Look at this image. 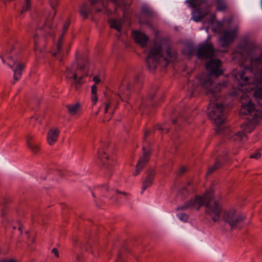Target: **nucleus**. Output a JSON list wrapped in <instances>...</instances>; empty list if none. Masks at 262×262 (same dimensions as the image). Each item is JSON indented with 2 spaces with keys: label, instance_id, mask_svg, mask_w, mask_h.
<instances>
[{
  "label": "nucleus",
  "instance_id": "f257e3e1",
  "mask_svg": "<svg viewBox=\"0 0 262 262\" xmlns=\"http://www.w3.org/2000/svg\"><path fill=\"white\" fill-rule=\"evenodd\" d=\"M177 58L176 50L162 40L155 41L148 53L146 62L148 69L154 72L158 67L165 68Z\"/></svg>",
  "mask_w": 262,
  "mask_h": 262
},
{
  "label": "nucleus",
  "instance_id": "f03ea898",
  "mask_svg": "<svg viewBox=\"0 0 262 262\" xmlns=\"http://www.w3.org/2000/svg\"><path fill=\"white\" fill-rule=\"evenodd\" d=\"M213 190H206L202 195H196L189 201L177 208V211L186 210L189 208L199 210L202 206L206 207V213L209 214L214 222L219 220L222 209L218 203L213 200Z\"/></svg>",
  "mask_w": 262,
  "mask_h": 262
},
{
  "label": "nucleus",
  "instance_id": "7ed1b4c3",
  "mask_svg": "<svg viewBox=\"0 0 262 262\" xmlns=\"http://www.w3.org/2000/svg\"><path fill=\"white\" fill-rule=\"evenodd\" d=\"M221 61L219 59L210 60L206 63V68L209 71V74L202 77L198 80L202 87L208 89L206 93L211 98V101H215L217 100L219 95L218 92H220L221 89L227 86V82L219 83L214 88H211L213 86L212 76L217 77L223 74V71L220 69L221 66Z\"/></svg>",
  "mask_w": 262,
  "mask_h": 262
},
{
  "label": "nucleus",
  "instance_id": "20e7f679",
  "mask_svg": "<svg viewBox=\"0 0 262 262\" xmlns=\"http://www.w3.org/2000/svg\"><path fill=\"white\" fill-rule=\"evenodd\" d=\"M225 107L222 104L215 102H211L208 108V116L211 118L216 125L217 133H221L224 127L223 125L226 121Z\"/></svg>",
  "mask_w": 262,
  "mask_h": 262
},
{
  "label": "nucleus",
  "instance_id": "39448f33",
  "mask_svg": "<svg viewBox=\"0 0 262 262\" xmlns=\"http://www.w3.org/2000/svg\"><path fill=\"white\" fill-rule=\"evenodd\" d=\"M187 2L195 8L192 13V18L195 21H201L209 13L206 0H187Z\"/></svg>",
  "mask_w": 262,
  "mask_h": 262
},
{
  "label": "nucleus",
  "instance_id": "423d86ee",
  "mask_svg": "<svg viewBox=\"0 0 262 262\" xmlns=\"http://www.w3.org/2000/svg\"><path fill=\"white\" fill-rule=\"evenodd\" d=\"M245 219V216L235 209H231L224 215L225 222L228 224L231 229L239 227V225Z\"/></svg>",
  "mask_w": 262,
  "mask_h": 262
},
{
  "label": "nucleus",
  "instance_id": "0eeeda50",
  "mask_svg": "<svg viewBox=\"0 0 262 262\" xmlns=\"http://www.w3.org/2000/svg\"><path fill=\"white\" fill-rule=\"evenodd\" d=\"M196 55L199 59H211L214 55L213 46L211 43L207 42L200 44Z\"/></svg>",
  "mask_w": 262,
  "mask_h": 262
},
{
  "label": "nucleus",
  "instance_id": "6e6552de",
  "mask_svg": "<svg viewBox=\"0 0 262 262\" xmlns=\"http://www.w3.org/2000/svg\"><path fill=\"white\" fill-rule=\"evenodd\" d=\"M237 29L232 30H225L221 35L220 41L222 47H227L234 40L236 36Z\"/></svg>",
  "mask_w": 262,
  "mask_h": 262
},
{
  "label": "nucleus",
  "instance_id": "1a4fd4ad",
  "mask_svg": "<svg viewBox=\"0 0 262 262\" xmlns=\"http://www.w3.org/2000/svg\"><path fill=\"white\" fill-rule=\"evenodd\" d=\"M102 146L98 149V158L101 160L103 165L108 168L111 165L109 163L105 161V160H108L109 156L105 152L106 148L108 147L110 143L108 142H101Z\"/></svg>",
  "mask_w": 262,
  "mask_h": 262
},
{
  "label": "nucleus",
  "instance_id": "9d476101",
  "mask_svg": "<svg viewBox=\"0 0 262 262\" xmlns=\"http://www.w3.org/2000/svg\"><path fill=\"white\" fill-rule=\"evenodd\" d=\"M249 124L248 123H245L242 125L243 131L239 132L232 136V139L235 141L244 142L247 139V136L245 133H250L253 128H249Z\"/></svg>",
  "mask_w": 262,
  "mask_h": 262
},
{
  "label": "nucleus",
  "instance_id": "9b49d317",
  "mask_svg": "<svg viewBox=\"0 0 262 262\" xmlns=\"http://www.w3.org/2000/svg\"><path fill=\"white\" fill-rule=\"evenodd\" d=\"M9 67L13 70V78L15 81L19 79L22 75V72L25 69V64L21 62L15 61L12 66Z\"/></svg>",
  "mask_w": 262,
  "mask_h": 262
},
{
  "label": "nucleus",
  "instance_id": "f8f14e48",
  "mask_svg": "<svg viewBox=\"0 0 262 262\" xmlns=\"http://www.w3.org/2000/svg\"><path fill=\"white\" fill-rule=\"evenodd\" d=\"M59 134L60 130L57 127H51L47 133V141L48 144L50 145L54 144L57 141Z\"/></svg>",
  "mask_w": 262,
  "mask_h": 262
},
{
  "label": "nucleus",
  "instance_id": "ddd939ff",
  "mask_svg": "<svg viewBox=\"0 0 262 262\" xmlns=\"http://www.w3.org/2000/svg\"><path fill=\"white\" fill-rule=\"evenodd\" d=\"M146 177L143 182V191L145 190L148 187L152 185L156 174V171L154 168H149L146 170Z\"/></svg>",
  "mask_w": 262,
  "mask_h": 262
},
{
  "label": "nucleus",
  "instance_id": "4468645a",
  "mask_svg": "<svg viewBox=\"0 0 262 262\" xmlns=\"http://www.w3.org/2000/svg\"><path fill=\"white\" fill-rule=\"evenodd\" d=\"M133 36L136 42L142 47L147 45L148 38L144 33L135 31L133 32Z\"/></svg>",
  "mask_w": 262,
  "mask_h": 262
},
{
  "label": "nucleus",
  "instance_id": "2eb2a0df",
  "mask_svg": "<svg viewBox=\"0 0 262 262\" xmlns=\"http://www.w3.org/2000/svg\"><path fill=\"white\" fill-rule=\"evenodd\" d=\"M86 63V59L84 57H80L77 58V68L75 72L73 73V77H69V78H76L78 77V71H84L85 70V65Z\"/></svg>",
  "mask_w": 262,
  "mask_h": 262
},
{
  "label": "nucleus",
  "instance_id": "dca6fc26",
  "mask_svg": "<svg viewBox=\"0 0 262 262\" xmlns=\"http://www.w3.org/2000/svg\"><path fill=\"white\" fill-rule=\"evenodd\" d=\"M143 150V156L140 158L137 165H139V166H142V167L144 168L145 165L149 161V157L150 156V152L146 151L145 150V148L143 147L142 148Z\"/></svg>",
  "mask_w": 262,
  "mask_h": 262
},
{
  "label": "nucleus",
  "instance_id": "f3484780",
  "mask_svg": "<svg viewBox=\"0 0 262 262\" xmlns=\"http://www.w3.org/2000/svg\"><path fill=\"white\" fill-rule=\"evenodd\" d=\"M124 23V21L122 19L119 20L111 19L109 20V24L111 28L116 29L119 32H121L122 30V27Z\"/></svg>",
  "mask_w": 262,
  "mask_h": 262
},
{
  "label": "nucleus",
  "instance_id": "a211bd4d",
  "mask_svg": "<svg viewBox=\"0 0 262 262\" xmlns=\"http://www.w3.org/2000/svg\"><path fill=\"white\" fill-rule=\"evenodd\" d=\"M254 111V105L251 102V101H249L247 104H243L242 105V107L240 113L242 114H244L246 115H248L249 114H251Z\"/></svg>",
  "mask_w": 262,
  "mask_h": 262
},
{
  "label": "nucleus",
  "instance_id": "6ab92c4d",
  "mask_svg": "<svg viewBox=\"0 0 262 262\" xmlns=\"http://www.w3.org/2000/svg\"><path fill=\"white\" fill-rule=\"evenodd\" d=\"M196 53V51H195V48L192 44L186 45L183 50V53L189 57L195 54Z\"/></svg>",
  "mask_w": 262,
  "mask_h": 262
},
{
  "label": "nucleus",
  "instance_id": "aec40b11",
  "mask_svg": "<svg viewBox=\"0 0 262 262\" xmlns=\"http://www.w3.org/2000/svg\"><path fill=\"white\" fill-rule=\"evenodd\" d=\"M68 113L72 116L76 115L80 108V104L77 102L74 104H68L66 105Z\"/></svg>",
  "mask_w": 262,
  "mask_h": 262
},
{
  "label": "nucleus",
  "instance_id": "412c9836",
  "mask_svg": "<svg viewBox=\"0 0 262 262\" xmlns=\"http://www.w3.org/2000/svg\"><path fill=\"white\" fill-rule=\"evenodd\" d=\"M28 148L33 152L34 154L37 155L39 154L40 151V146L39 144L35 142L29 144L27 145Z\"/></svg>",
  "mask_w": 262,
  "mask_h": 262
},
{
  "label": "nucleus",
  "instance_id": "4be33fe9",
  "mask_svg": "<svg viewBox=\"0 0 262 262\" xmlns=\"http://www.w3.org/2000/svg\"><path fill=\"white\" fill-rule=\"evenodd\" d=\"M79 12L84 18H87L88 17V13H91V10L88 8L87 4L84 3L81 6L79 10Z\"/></svg>",
  "mask_w": 262,
  "mask_h": 262
},
{
  "label": "nucleus",
  "instance_id": "5701e85b",
  "mask_svg": "<svg viewBox=\"0 0 262 262\" xmlns=\"http://www.w3.org/2000/svg\"><path fill=\"white\" fill-rule=\"evenodd\" d=\"M142 13L147 17H152L155 16L154 12L146 6L142 7Z\"/></svg>",
  "mask_w": 262,
  "mask_h": 262
},
{
  "label": "nucleus",
  "instance_id": "b1692460",
  "mask_svg": "<svg viewBox=\"0 0 262 262\" xmlns=\"http://www.w3.org/2000/svg\"><path fill=\"white\" fill-rule=\"evenodd\" d=\"M216 8L219 11H224L227 8V5L225 0H215Z\"/></svg>",
  "mask_w": 262,
  "mask_h": 262
},
{
  "label": "nucleus",
  "instance_id": "393cba45",
  "mask_svg": "<svg viewBox=\"0 0 262 262\" xmlns=\"http://www.w3.org/2000/svg\"><path fill=\"white\" fill-rule=\"evenodd\" d=\"M221 166V163L219 161H216L213 165L209 167L206 175L209 176L212 173L214 172L217 168H219Z\"/></svg>",
  "mask_w": 262,
  "mask_h": 262
},
{
  "label": "nucleus",
  "instance_id": "a878e982",
  "mask_svg": "<svg viewBox=\"0 0 262 262\" xmlns=\"http://www.w3.org/2000/svg\"><path fill=\"white\" fill-rule=\"evenodd\" d=\"M185 187H186L187 192H190L191 193H192L195 191V185L191 181L188 182L187 185Z\"/></svg>",
  "mask_w": 262,
  "mask_h": 262
},
{
  "label": "nucleus",
  "instance_id": "bb28decb",
  "mask_svg": "<svg viewBox=\"0 0 262 262\" xmlns=\"http://www.w3.org/2000/svg\"><path fill=\"white\" fill-rule=\"evenodd\" d=\"M84 75H80L79 77H77L76 78H73L75 80L74 82L72 84L73 86H75L76 90H78L79 88V85L81 84V80L83 78Z\"/></svg>",
  "mask_w": 262,
  "mask_h": 262
},
{
  "label": "nucleus",
  "instance_id": "cd10ccee",
  "mask_svg": "<svg viewBox=\"0 0 262 262\" xmlns=\"http://www.w3.org/2000/svg\"><path fill=\"white\" fill-rule=\"evenodd\" d=\"M254 96L257 99L262 98V88H256L254 91Z\"/></svg>",
  "mask_w": 262,
  "mask_h": 262
},
{
  "label": "nucleus",
  "instance_id": "c85d7f7f",
  "mask_svg": "<svg viewBox=\"0 0 262 262\" xmlns=\"http://www.w3.org/2000/svg\"><path fill=\"white\" fill-rule=\"evenodd\" d=\"M50 5L52 9L55 10L59 4V0H49Z\"/></svg>",
  "mask_w": 262,
  "mask_h": 262
},
{
  "label": "nucleus",
  "instance_id": "c756f323",
  "mask_svg": "<svg viewBox=\"0 0 262 262\" xmlns=\"http://www.w3.org/2000/svg\"><path fill=\"white\" fill-rule=\"evenodd\" d=\"M34 137L31 134H28L26 137V145H28L34 142Z\"/></svg>",
  "mask_w": 262,
  "mask_h": 262
},
{
  "label": "nucleus",
  "instance_id": "7c9ffc66",
  "mask_svg": "<svg viewBox=\"0 0 262 262\" xmlns=\"http://www.w3.org/2000/svg\"><path fill=\"white\" fill-rule=\"evenodd\" d=\"M64 36V34L61 33V35H60V37L59 38L58 42V43L57 44V50H58V51H59L61 49L62 42V40L63 39Z\"/></svg>",
  "mask_w": 262,
  "mask_h": 262
},
{
  "label": "nucleus",
  "instance_id": "2f4dec72",
  "mask_svg": "<svg viewBox=\"0 0 262 262\" xmlns=\"http://www.w3.org/2000/svg\"><path fill=\"white\" fill-rule=\"evenodd\" d=\"M180 193L183 197L186 198V197L188 196L191 193L190 192H187V189H186V187H184L181 190Z\"/></svg>",
  "mask_w": 262,
  "mask_h": 262
},
{
  "label": "nucleus",
  "instance_id": "473e14b6",
  "mask_svg": "<svg viewBox=\"0 0 262 262\" xmlns=\"http://www.w3.org/2000/svg\"><path fill=\"white\" fill-rule=\"evenodd\" d=\"M143 168L142 167V166H139V165L137 164L136 167V170L134 172L133 175L134 176H138Z\"/></svg>",
  "mask_w": 262,
  "mask_h": 262
},
{
  "label": "nucleus",
  "instance_id": "72a5a7b5",
  "mask_svg": "<svg viewBox=\"0 0 262 262\" xmlns=\"http://www.w3.org/2000/svg\"><path fill=\"white\" fill-rule=\"evenodd\" d=\"M179 218L183 222H187L188 219V216L186 213H181L179 214Z\"/></svg>",
  "mask_w": 262,
  "mask_h": 262
},
{
  "label": "nucleus",
  "instance_id": "f704fd0d",
  "mask_svg": "<svg viewBox=\"0 0 262 262\" xmlns=\"http://www.w3.org/2000/svg\"><path fill=\"white\" fill-rule=\"evenodd\" d=\"M183 120V116H179V117L177 118V119H173L172 120V122L173 124H176L177 123V122L180 124L181 121H182Z\"/></svg>",
  "mask_w": 262,
  "mask_h": 262
},
{
  "label": "nucleus",
  "instance_id": "c9c22d12",
  "mask_svg": "<svg viewBox=\"0 0 262 262\" xmlns=\"http://www.w3.org/2000/svg\"><path fill=\"white\" fill-rule=\"evenodd\" d=\"M186 170H187L186 167H185L184 166H182L180 168V170L178 172V174L182 176L186 171Z\"/></svg>",
  "mask_w": 262,
  "mask_h": 262
},
{
  "label": "nucleus",
  "instance_id": "e433bc0d",
  "mask_svg": "<svg viewBox=\"0 0 262 262\" xmlns=\"http://www.w3.org/2000/svg\"><path fill=\"white\" fill-rule=\"evenodd\" d=\"M30 0H25V4L23 7L25 8V10H28L30 7Z\"/></svg>",
  "mask_w": 262,
  "mask_h": 262
},
{
  "label": "nucleus",
  "instance_id": "4c0bfd02",
  "mask_svg": "<svg viewBox=\"0 0 262 262\" xmlns=\"http://www.w3.org/2000/svg\"><path fill=\"white\" fill-rule=\"evenodd\" d=\"M7 209L6 208V207H4L2 209V210H1V216H2L3 218H4V217H5L6 214H7Z\"/></svg>",
  "mask_w": 262,
  "mask_h": 262
},
{
  "label": "nucleus",
  "instance_id": "58836bf2",
  "mask_svg": "<svg viewBox=\"0 0 262 262\" xmlns=\"http://www.w3.org/2000/svg\"><path fill=\"white\" fill-rule=\"evenodd\" d=\"M6 166V162L0 158V168H5Z\"/></svg>",
  "mask_w": 262,
  "mask_h": 262
},
{
  "label": "nucleus",
  "instance_id": "ea45409f",
  "mask_svg": "<svg viewBox=\"0 0 262 262\" xmlns=\"http://www.w3.org/2000/svg\"><path fill=\"white\" fill-rule=\"evenodd\" d=\"M260 156V154L259 152H257L254 154L250 155V158L258 159Z\"/></svg>",
  "mask_w": 262,
  "mask_h": 262
},
{
  "label": "nucleus",
  "instance_id": "a19ab883",
  "mask_svg": "<svg viewBox=\"0 0 262 262\" xmlns=\"http://www.w3.org/2000/svg\"><path fill=\"white\" fill-rule=\"evenodd\" d=\"M140 74H136L134 78V82L135 83H138L140 81Z\"/></svg>",
  "mask_w": 262,
  "mask_h": 262
},
{
  "label": "nucleus",
  "instance_id": "79ce46f5",
  "mask_svg": "<svg viewBox=\"0 0 262 262\" xmlns=\"http://www.w3.org/2000/svg\"><path fill=\"white\" fill-rule=\"evenodd\" d=\"M150 133H151V131L148 129H147L145 130L144 138H143V140L144 141L146 140V139L147 138V137H148V136L149 135V134Z\"/></svg>",
  "mask_w": 262,
  "mask_h": 262
},
{
  "label": "nucleus",
  "instance_id": "37998d69",
  "mask_svg": "<svg viewBox=\"0 0 262 262\" xmlns=\"http://www.w3.org/2000/svg\"><path fill=\"white\" fill-rule=\"evenodd\" d=\"M70 21L68 20L66 24L64 25L62 30H63L64 31H67V30L69 28V25H70Z\"/></svg>",
  "mask_w": 262,
  "mask_h": 262
},
{
  "label": "nucleus",
  "instance_id": "c03bdc74",
  "mask_svg": "<svg viewBox=\"0 0 262 262\" xmlns=\"http://www.w3.org/2000/svg\"><path fill=\"white\" fill-rule=\"evenodd\" d=\"M97 88L95 84L92 86V94H97Z\"/></svg>",
  "mask_w": 262,
  "mask_h": 262
},
{
  "label": "nucleus",
  "instance_id": "a18cd8bd",
  "mask_svg": "<svg viewBox=\"0 0 262 262\" xmlns=\"http://www.w3.org/2000/svg\"><path fill=\"white\" fill-rule=\"evenodd\" d=\"M123 261V258L122 257V253L121 252H119V253L118 254V259H117L116 262H120V261Z\"/></svg>",
  "mask_w": 262,
  "mask_h": 262
},
{
  "label": "nucleus",
  "instance_id": "49530a36",
  "mask_svg": "<svg viewBox=\"0 0 262 262\" xmlns=\"http://www.w3.org/2000/svg\"><path fill=\"white\" fill-rule=\"evenodd\" d=\"M44 26L48 27L49 28L51 27V23L49 21V18H47L45 23Z\"/></svg>",
  "mask_w": 262,
  "mask_h": 262
},
{
  "label": "nucleus",
  "instance_id": "de8ad7c7",
  "mask_svg": "<svg viewBox=\"0 0 262 262\" xmlns=\"http://www.w3.org/2000/svg\"><path fill=\"white\" fill-rule=\"evenodd\" d=\"M52 252L57 257H59V253L56 248H53L52 250Z\"/></svg>",
  "mask_w": 262,
  "mask_h": 262
},
{
  "label": "nucleus",
  "instance_id": "09e8293b",
  "mask_svg": "<svg viewBox=\"0 0 262 262\" xmlns=\"http://www.w3.org/2000/svg\"><path fill=\"white\" fill-rule=\"evenodd\" d=\"M92 101L94 102L95 104L97 101V97L96 94H92Z\"/></svg>",
  "mask_w": 262,
  "mask_h": 262
},
{
  "label": "nucleus",
  "instance_id": "8fccbe9b",
  "mask_svg": "<svg viewBox=\"0 0 262 262\" xmlns=\"http://www.w3.org/2000/svg\"><path fill=\"white\" fill-rule=\"evenodd\" d=\"M93 80L95 81L96 83H99L100 82V79L98 76H95L93 78Z\"/></svg>",
  "mask_w": 262,
  "mask_h": 262
},
{
  "label": "nucleus",
  "instance_id": "3c124183",
  "mask_svg": "<svg viewBox=\"0 0 262 262\" xmlns=\"http://www.w3.org/2000/svg\"><path fill=\"white\" fill-rule=\"evenodd\" d=\"M146 107L147 105L145 103H142L140 106L139 107V109L140 110V111L143 112V108Z\"/></svg>",
  "mask_w": 262,
  "mask_h": 262
},
{
  "label": "nucleus",
  "instance_id": "603ef678",
  "mask_svg": "<svg viewBox=\"0 0 262 262\" xmlns=\"http://www.w3.org/2000/svg\"><path fill=\"white\" fill-rule=\"evenodd\" d=\"M111 103L109 102L105 105V113H107L108 109L110 106Z\"/></svg>",
  "mask_w": 262,
  "mask_h": 262
},
{
  "label": "nucleus",
  "instance_id": "864d4df0",
  "mask_svg": "<svg viewBox=\"0 0 262 262\" xmlns=\"http://www.w3.org/2000/svg\"><path fill=\"white\" fill-rule=\"evenodd\" d=\"M79 75L78 77H79L80 75H83L84 77L87 75V73H85L84 71H78Z\"/></svg>",
  "mask_w": 262,
  "mask_h": 262
},
{
  "label": "nucleus",
  "instance_id": "5fc2aeb1",
  "mask_svg": "<svg viewBox=\"0 0 262 262\" xmlns=\"http://www.w3.org/2000/svg\"><path fill=\"white\" fill-rule=\"evenodd\" d=\"M157 127H158V129L160 130H161L162 132H163V129H164V128L162 126V125H159V124H157Z\"/></svg>",
  "mask_w": 262,
  "mask_h": 262
},
{
  "label": "nucleus",
  "instance_id": "6e6d98bb",
  "mask_svg": "<svg viewBox=\"0 0 262 262\" xmlns=\"http://www.w3.org/2000/svg\"><path fill=\"white\" fill-rule=\"evenodd\" d=\"M38 38V35L37 34H34V39L35 40L34 41V43H35V45L36 46L37 45V42L36 41V39Z\"/></svg>",
  "mask_w": 262,
  "mask_h": 262
},
{
  "label": "nucleus",
  "instance_id": "4d7b16f0",
  "mask_svg": "<svg viewBox=\"0 0 262 262\" xmlns=\"http://www.w3.org/2000/svg\"><path fill=\"white\" fill-rule=\"evenodd\" d=\"M116 192L118 193H119V194H122L123 195H126L127 194V193L125 192H121V191H120L119 190H116Z\"/></svg>",
  "mask_w": 262,
  "mask_h": 262
},
{
  "label": "nucleus",
  "instance_id": "13d9d810",
  "mask_svg": "<svg viewBox=\"0 0 262 262\" xmlns=\"http://www.w3.org/2000/svg\"><path fill=\"white\" fill-rule=\"evenodd\" d=\"M3 223H5V222H7V223H9V221H8V219L6 217H4V218H3Z\"/></svg>",
  "mask_w": 262,
  "mask_h": 262
},
{
  "label": "nucleus",
  "instance_id": "bf43d9fd",
  "mask_svg": "<svg viewBox=\"0 0 262 262\" xmlns=\"http://www.w3.org/2000/svg\"><path fill=\"white\" fill-rule=\"evenodd\" d=\"M154 94H150V95L149 96V98L151 100L154 98Z\"/></svg>",
  "mask_w": 262,
  "mask_h": 262
},
{
  "label": "nucleus",
  "instance_id": "052dcab7",
  "mask_svg": "<svg viewBox=\"0 0 262 262\" xmlns=\"http://www.w3.org/2000/svg\"><path fill=\"white\" fill-rule=\"evenodd\" d=\"M9 201L8 200H5L4 202L2 203V205H4L5 204L9 203Z\"/></svg>",
  "mask_w": 262,
  "mask_h": 262
},
{
  "label": "nucleus",
  "instance_id": "680f3d73",
  "mask_svg": "<svg viewBox=\"0 0 262 262\" xmlns=\"http://www.w3.org/2000/svg\"><path fill=\"white\" fill-rule=\"evenodd\" d=\"M91 3L92 5L96 4L98 1V0H91Z\"/></svg>",
  "mask_w": 262,
  "mask_h": 262
},
{
  "label": "nucleus",
  "instance_id": "e2e57ef3",
  "mask_svg": "<svg viewBox=\"0 0 262 262\" xmlns=\"http://www.w3.org/2000/svg\"><path fill=\"white\" fill-rule=\"evenodd\" d=\"M192 93L191 94L190 97H192L193 95H194V93H195V90L194 89H193L192 90Z\"/></svg>",
  "mask_w": 262,
  "mask_h": 262
},
{
  "label": "nucleus",
  "instance_id": "0e129e2a",
  "mask_svg": "<svg viewBox=\"0 0 262 262\" xmlns=\"http://www.w3.org/2000/svg\"><path fill=\"white\" fill-rule=\"evenodd\" d=\"M259 78L262 80V69L260 73Z\"/></svg>",
  "mask_w": 262,
  "mask_h": 262
},
{
  "label": "nucleus",
  "instance_id": "69168bd1",
  "mask_svg": "<svg viewBox=\"0 0 262 262\" xmlns=\"http://www.w3.org/2000/svg\"><path fill=\"white\" fill-rule=\"evenodd\" d=\"M54 10L55 11V12H54V13L53 16V17H52V20H53V18L55 17V16L56 15V9H55V10Z\"/></svg>",
  "mask_w": 262,
  "mask_h": 262
},
{
  "label": "nucleus",
  "instance_id": "338daca9",
  "mask_svg": "<svg viewBox=\"0 0 262 262\" xmlns=\"http://www.w3.org/2000/svg\"><path fill=\"white\" fill-rule=\"evenodd\" d=\"M25 7H23L21 11V13H23L25 11H26V10H25Z\"/></svg>",
  "mask_w": 262,
  "mask_h": 262
},
{
  "label": "nucleus",
  "instance_id": "774afa93",
  "mask_svg": "<svg viewBox=\"0 0 262 262\" xmlns=\"http://www.w3.org/2000/svg\"><path fill=\"white\" fill-rule=\"evenodd\" d=\"M59 51H60V50L59 51L57 50V52L53 53V55L54 56H56L57 54V53L59 52Z\"/></svg>",
  "mask_w": 262,
  "mask_h": 262
}]
</instances>
